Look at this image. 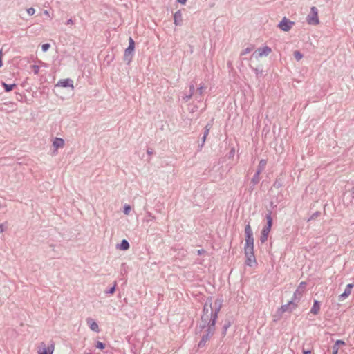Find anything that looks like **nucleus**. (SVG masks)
<instances>
[{"mask_svg": "<svg viewBox=\"0 0 354 354\" xmlns=\"http://www.w3.org/2000/svg\"><path fill=\"white\" fill-rule=\"evenodd\" d=\"M221 307L222 301L221 299L215 300L213 306L211 299H208L204 305L201 319L204 322L203 328L206 326L205 324H207L209 334L212 335L214 332V326Z\"/></svg>", "mask_w": 354, "mask_h": 354, "instance_id": "obj_1", "label": "nucleus"}, {"mask_svg": "<svg viewBox=\"0 0 354 354\" xmlns=\"http://www.w3.org/2000/svg\"><path fill=\"white\" fill-rule=\"evenodd\" d=\"M245 245L244 250H254V237L253 232L250 224L245 227Z\"/></svg>", "mask_w": 354, "mask_h": 354, "instance_id": "obj_2", "label": "nucleus"}, {"mask_svg": "<svg viewBox=\"0 0 354 354\" xmlns=\"http://www.w3.org/2000/svg\"><path fill=\"white\" fill-rule=\"evenodd\" d=\"M306 21L310 25H318L319 24V19L318 16V10L315 6H313L310 8V12L306 17Z\"/></svg>", "mask_w": 354, "mask_h": 354, "instance_id": "obj_3", "label": "nucleus"}, {"mask_svg": "<svg viewBox=\"0 0 354 354\" xmlns=\"http://www.w3.org/2000/svg\"><path fill=\"white\" fill-rule=\"evenodd\" d=\"M55 350V344L51 342L49 345L44 342H41L37 347L38 354H53Z\"/></svg>", "mask_w": 354, "mask_h": 354, "instance_id": "obj_4", "label": "nucleus"}, {"mask_svg": "<svg viewBox=\"0 0 354 354\" xmlns=\"http://www.w3.org/2000/svg\"><path fill=\"white\" fill-rule=\"evenodd\" d=\"M244 254L246 258V265L250 267H255L257 264V262L254 256V250H244Z\"/></svg>", "mask_w": 354, "mask_h": 354, "instance_id": "obj_5", "label": "nucleus"}, {"mask_svg": "<svg viewBox=\"0 0 354 354\" xmlns=\"http://www.w3.org/2000/svg\"><path fill=\"white\" fill-rule=\"evenodd\" d=\"M271 53V48L268 46H264L263 48H259L253 55L255 56L256 58L262 57L263 56H267Z\"/></svg>", "mask_w": 354, "mask_h": 354, "instance_id": "obj_6", "label": "nucleus"}, {"mask_svg": "<svg viewBox=\"0 0 354 354\" xmlns=\"http://www.w3.org/2000/svg\"><path fill=\"white\" fill-rule=\"evenodd\" d=\"M293 24V22L288 20L286 18H283L280 22L279 26L282 30L288 31L292 28Z\"/></svg>", "mask_w": 354, "mask_h": 354, "instance_id": "obj_7", "label": "nucleus"}, {"mask_svg": "<svg viewBox=\"0 0 354 354\" xmlns=\"http://www.w3.org/2000/svg\"><path fill=\"white\" fill-rule=\"evenodd\" d=\"M56 86L59 87H71L72 89L74 88L73 81L70 79H62L59 80L56 84Z\"/></svg>", "mask_w": 354, "mask_h": 354, "instance_id": "obj_8", "label": "nucleus"}, {"mask_svg": "<svg viewBox=\"0 0 354 354\" xmlns=\"http://www.w3.org/2000/svg\"><path fill=\"white\" fill-rule=\"evenodd\" d=\"M270 232V230L268 229V227H264L263 228L260 236V241L262 243H265L267 241Z\"/></svg>", "mask_w": 354, "mask_h": 354, "instance_id": "obj_9", "label": "nucleus"}, {"mask_svg": "<svg viewBox=\"0 0 354 354\" xmlns=\"http://www.w3.org/2000/svg\"><path fill=\"white\" fill-rule=\"evenodd\" d=\"M129 41V45L128 48L125 50V53H124L125 56L131 55L133 52L134 48H135V43H134V41L133 40V39L131 37H130Z\"/></svg>", "mask_w": 354, "mask_h": 354, "instance_id": "obj_10", "label": "nucleus"}, {"mask_svg": "<svg viewBox=\"0 0 354 354\" xmlns=\"http://www.w3.org/2000/svg\"><path fill=\"white\" fill-rule=\"evenodd\" d=\"M306 282H301L298 288L297 289V290L295 291V292L294 293V296L296 297L297 295H298L299 297H301L303 294V292H304V290H305V288H306Z\"/></svg>", "mask_w": 354, "mask_h": 354, "instance_id": "obj_11", "label": "nucleus"}, {"mask_svg": "<svg viewBox=\"0 0 354 354\" xmlns=\"http://www.w3.org/2000/svg\"><path fill=\"white\" fill-rule=\"evenodd\" d=\"M53 145L55 149L62 148L64 146V140L62 138H56L53 142Z\"/></svg>", "mask_w": 354, "mask_h": 354, "instance_id": "obj_12", "label": "nucleus"}, {"mask_svg": "<svg viewBox=\"0 0 354 354\" xmlns=\"http://www.w3.org/2000/svg\"><path fill=\"white\" fill-rule=\"evenodd\" d=\"M320 310V304L318 301L315 300L314 301L313 306L310 309V313L313 315H317Z\"/></svg>", "mask_w": 354, "mask_h": 354, "instance_id": "obj_13", "label": "nucleus"}, {"mask_svg": "<svg viewBox=\"0 0 354 354\" xmlns=\"http://www.w3.org/2000/svg\"><path fill=\"white\" fill-rule=\"evenodd\" d=\"M87 323L92 330L99 332V327L95 322L93 321L91 319H88Z\"/></svg>", "mask_w": 354, "mask_h": 354, "instance_id": "obj_14", "label": "nucleus"}, {"mask_svg": "<svg viewBox=\"0 0 354 354\" xmlns=\"http://www.w3.org/2000/svg\"><path fill=\"white\" fill-rule=\"evenodd\" d=\"M182 22V14L180 11H177L174 14V24L176 25H180Z\"/></svg>", "mask_w": 354, "mask_h": 354, "instance_id": "obj_15", "label": "nucleus"}, {"mask_svg": "<svg viewBox=\"0 0 354 354\" xmlns=\"http://www.w3.org/2000/svg\"><path fill=\"white\" fill-rule=\"evenodd\" d=\"M2 86H3L6 91L9 92L13 90V88L16 86V84H7L4 82L2 83Z\"/></svg>", "mask_w": 354, "mask_h": 354, "instance_id": "obj_16", "label": "nucleus"}, {"mask_svg": "<svg viewBox=\"0 0 354 354\" xmlns=\"http://www.w3.org/2000/svg\"><path fill=\"white\" fill-rule=\"evenodd\" d=\"M129 248V244L128 241L125 239L122 240L120 244V248L122 250H128Z\"/></svg>", "mask_w": 354, "mask_h": 354, "instance_id": "obj_17", "label": "nucleus"}, {"mask_svg": "<svg viewBox=\"0 0 354 354\" xmlns=\"http://www.w3.org/2000/svg\"><path fill=\"white\" fill-rule=\"evenodd\" d=\"M266 219H267V225L265 227H268V229L270 230L272 225V218L271 216L269 214V215L266 216Z\"/></svg>", "mask_w": 354, "mask_h": 354, "instance_id": "obj_18", "label": "nucleus"}, {"mask_svg": "<svg viewBox=\"0 0 354 354\" xmlns=\"http://www.w3.org/2000/svg\"><path fill=\"white\" fill-rule=\"evenodd\" d=\"M254 49V46H249V47H247L245 48V49H243L241 53V55H247L248 53H250V52H252Z\"/></svg>", "mask_w": 354, "mask_h": 354, "instance_id": "obj_19", "label": "nucleus"}, {"mask_svg": "<svg viewBox=\"0 0 354 354\" xmlns=\"http://www.w3.org/2000/svg\"><path fill=\"white\" fill-rule=\"evenodd\" d=\"M351 290H345V291L340 295V297H348L351 295Z\"/></svg>", "mask_w": 354, "mask_h": 354, "instance_id": "obj_20", "label": "nucleus"}, {"mask_svg": "<svg viewBox=\"0 0 354 354\" xmlns=\"http://www.w3.org/2000/svg\"><path fill=\"white\" fill-rule=\"evenodd\" d=\"M131 211V207L130 205H124V213L126 214V215H128L129 214Z\"/></svg>", "mask_w": 354, "mask_h": 354, "instance_id": "obj_21", "label": "nucleus"}, {"mask_svg": "<svg viewBox=\"0 0 354 354\" xmlns=\"http://www.w3.org/2000/svg\"><path fill=\"white\" fill-rule=\"evenodd\" d=\"M294 56L297 60H300L302 58V55L299 51H295Z\"/></svg>", "mask_w": 354, "mask_h": 354, "instance_id": "obj_22", "label": "nucleus"}, {"mask_svg": "<svg viewBox=\"0 0 354 354\" xmlns=\"http://www.w3.org/2000/svg\"><path fill=\"white\" fill-rule=\"evenodd\" d=\"M50 47V45L49 44H44L41 46L42 50L44 52L47 51Z\"/></svg>", "mask_w": 354, "mask_h": 354, "instance_id": "obj_23", "label": "nucleus"}, {"mask_svg": "<svg viewBox=\"0 0 354 354\" xmlns=\"http://www.w3.org/2000/svg\"><path fill=\"white\" fill-rule=\"evenodd\" d=\"M32 71H33V72H34V73H35V74H36V75H37V74H38V73H39V66H37V65H33V66H32Z\"/></svg>", "mask_w": 354, "mask_h": 354, "instance_id": "obj_24", "label": "nucleus"}, {"mask_svg": "<svg viewBox=\"0 0 354 354\" xmlns=\"http://www.w3.org/2000/svg\"><path fill=\"white\" fill-rule=\"evenodd\" d=\"M96 347L100 349H103V348H104V345L102 342H97L96 344Z\"/></svg>", "mask_w": 354, "mask_h": 354, "instance_id": "obj_25", "label": "nucleus"}, {"mask_svg": "<svg viewBox=\"0 0 354 354\" xmlns=\"http://www.w3.org/2000/svg\"><path fill=\"white\" fill-rule=\"evenodd\" d=\"M27 12L29 15H33L35 12V10L33 8H30L27 10Z\"/></svg>", "mask_w": 354, "mask_h": 354, "instance_id": "obj_26", "label": "nucleus"}, {"mask_svg": "<svg viewBox=\"0 0 354 354\" xmlns=\"http://www.w3.org/2000/svg\"><path fill=\"white\" fill-rule=\"evenodd\" d=\"M266 165V161L265 160H261L259 162V167L261 169H263Z\"/></svg>", "mask_w": 354, "mask_h": 354, "instance_id": "obj_27", "label": "nucleus"}, {"mask_svg": "<svg viewBox=\"0 0 354 354\" xmlns=\"http://www.w3.org/2000/svg\"><path fill=\"white\" fill-rule=\"evenodd\" d=\"M339 351V347L337 345H334L333 347V354H337Z\"/></svg>", "mask_w": 354, "mask_h": 354, "instance_id": "obj_28", "label": "nucleus"}, {"mask_svg": "<svg viewBox=\"0 0 354 354\" xmlns=\"http://www.w3.org/2000/svg\"><path fill=\"white\" fill-rule=\"evenodd\" d=\"M344 344H345V342L342 340H337L335 344V345H337L338 347L339 345H344Z\"/></svg>", "mask_w": 354, "mask_h": 354, "instance_id": "obj_29", "label": "nucleus"}, {"mask_svg": "<svg viewBox=\"0 0 354 354\" xmlns=\"http://www.w3.org/2000/svg\"><path fill=\"white\" fill-rule=\"evenodd\" d=\"M115 286H116V284L115 283L114 286L110 289L109 293H110V294L114 293L115 290Z\"/></svg>", "mask_w": 354, "mask_h": 354, "instance_id": "obj_30", "label": "nucleus"}, {"mask_svg": "<svg viewBox=\"0 0 354 354\" xmlns=\"http://www.w3.org/2000/svg\"><path fill=\"white\" fill-rule=\"evenodd\" d=\"M44 14L48 18H51L50 14L48 10H44Z\"/></svg>", "mask_w": 354, "mask_h": 354, "instance_id": "obj_31", "label": "nucleus"}, {"mask_svg": "<svg viewBox=\"0 0 354 354\" xmlns=\"http://www.w3.org/2000/svg\"><path fill=\"white\" fill-rule=\"evenodd\" d=\"M353 287V285L352 283H349L347 285L346 290H351V288Z\"/></svg>", "mask_w": 354, "mask_h": 354, "instance_id": "obj_32", "label": "nucleus"}, {"mask_svg": "<svg viewBox=\"0 0 354 354\" xmlns=\"http://www.w3.org/2000/svg\"><path fill=\"white\" fill-rule=\"evenodd\" d=\"M178 3H181V4H185V3L187 2V0H177Z\"/></svg>", "mask_w": 354, "mask_h": 354, "instance_id": "obj_33", "label": "nucleus"}, {"mask_svg": "<svg viewBox=\"0 0 354 354\" xmlns=\"http://www.w3.org/2000/svg\"><path fill=\"white\" fill-rule=\"evenodd\" d=\"M209 131V129H206V131L205 132V135H204V139H205L206 136L208 135Z\"/></svg>", "mask_w": 354, "mask_h": 354, "instance_id": "obj_34", "label": "nucleus"}, {"mask_svg": "<svg viewBox=\"0 0 354 354\" xmlns=\"http://www.w3.org/2000/svg\"><path fill=\"white\" fill-rule=\"evenodd\" d=\"M4 231L3 225L0 224V233L3 232Z\"/></svg>", "mask_w": 354, "mask_h": 354, "instance_id": "obj_35", "label": "nucleus"}, {"mask_svg": "<svg viewBox=\"0 0 354 354\" xmlns=\"http://www.w3.org/2000/svg\"><path fill=\"white\" fill-rule=\"evenodd\" d=\"M304 354H311V351H303Z\"/></svg>", "mask_w": 354, "mask_h": 354, "instance_id": "obj_36", "label": "nucleus"}, {"mask_svg": "<svg viewBox=\"0 0 354 354\" xmlns=\"http://www.w3.org/2000/svg\"><path fill=\"white\" fill-rule=\"evenodd\" d=\"M73 24V21L72 19H68V21H67V24Z\"/></svg>", "mask_w": 354, "mask_h": 354, "instance_id": "obj_37", "label": "nucleus"}, {"mask_svg": "<svg viewBox=\"0 0 354 354\" xmlns=\"http://www.w3.org/2000/svg\"><path fill=\"white\" fill-rule=\"evenodd\" d=\"M2 55H3L2 50H0V58L1 59H2Z\"/></svg>", "mask_w": 354, "mask_h": 354, "instance_id": "obj_38", "label": "nucleus"}, {"mask_svg": "<svg viewBox=\"0 0 354 354\" xmlns=\"http://www.w3.org/2000/svg\"><path fill=\"white\" fill-rule=\"evenodd\" d=\"M207 339H208L207 336L205 338V337H203V342H205Z\"/></svg>", "mask_w": 354, "mask_h": 354, "instance_id": "obj_39", "label": "nucleus"}, {"mask_svg": "<svg viewBox=\"0 0 354 354\" xmlns=\"http://www.w3.org/2000/svg\"><path fill=\"white\" fill-rule=\"evenodd\" d=\"M351 193L354 194V187H352L351 190Z\"/></svg>", "mask_w": 354, "mask_h": 354, "instance_id": "obj_40", "label": "nucleus"}, {"mask_svg": "<svg viewBox=\"0 0 354 354\" xmlns=\"http://www.w3.org/2000/svg\"><path fill=\"white\" fill-rule=\"evenodd\" d=\"M2 66V61H1V59L0 58V67Z\"/></svg>", "mask_w": 354, "mask_h": 354, "instance_id": "obj_41", "label": "nucleus"}, {"mask_svg": "<svg viewBox=\"0 0 354 354\" xmlns=\"http://www.w3.org/2000/svg\"><path fill=\"white\" fill-rule=\"evenodd\" d=\"M202 343H203V341L200 342L199 344H198V346H201Z\"/></svg>", "mask_w": 354, "mask_h": 354, "instance_id": "obj_42", "label": "nucleus"}]
</instances>
